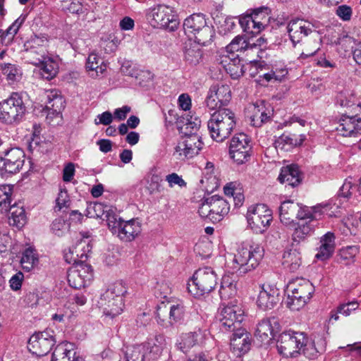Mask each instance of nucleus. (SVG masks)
Instances as JSON below:
<instances>
[{
	"instance_id": "1",
	"label": "nucleus",
	"mask_w": 361,
	"mask_h": 361,
	"mask_svg": "<svg viewBox=\"0 0 361 361\" xmlns=\"http://www.w3.org/2000/svg\"><path fill=\"white\" fill-rule=\"evenodd\" d=\"M341 200L338 197H334L327 202L317 204L314 207H318L315 211L318 212L314 218L298 219L295 222L293 240L295 242H301L312 235L315 229L314 221L320 219L324 214L329 216H336L338 209L341 207Z\"/></svg>"
},
{
	"instance_id": "2",
	"label": "nucleus",
	"mask_w": 361,
	"mask_h": 361,
	"mask_svg": "<svg viewBox=\"0 0 361 361\" xmlns=\"http://www.w3.org/2000/svg\"><path fill=\"white\" fill-rule=\"evenodd\" d=\"M264 256V249L259 245L253 243H243L236 252L230 257L228 265L233 271L245 274L255 269Z\"/></svg>"
},
{
	"instance_id": "3",
	"label": "nucleus",
	"mask_w": 361,
	"mask_h": 361,
	"mask_svg": "<svg viewBox=\"0 0 361 361\" xmlns=\"http://www.w3.org/2000/svg\"><path fill=\"white\" fill-rule=\"evenodd\" d=\"M235 124L234 113L228 109H223L212 114L207 128L214 140L223 142L231 134Z\"/></svg>"
},
{
	"instance_id": "4",
	"label": "nucleus",
	"mask_w": 361,
	"mask_h": 361,
	"mask_svg": "<svg viewBox=\"0 0 361 361\" xmlns=\"http://www.w3.org/2000/svg\"><path fill=\"white\" fill-rule=\"evenodd\" d=\"M126 288L121 282H117L109 286L101 294L98 300V306L104 314L114 318L123 312V295Z\"/></svg>"
},
{
	"instance_id": "5",
	"label": "nucleus",
	"mask_w": 361,
	"mask_h": 361,
	"mask_svg": "<svg viewBox=\"0 0 361 361\" xmlns=\"http://www.w3.org/2000/svg\"><path fill=\"white\" fill-rule=\"evenodd\" d=\"M108 228L111 233L124 243L135 240L142 232V224L135 219L123 220L118 214L110 213Z\"/></svg>"
},
{
	"instance_id": "6",
	"label": "nucleus",
	"mask_w": 361,
	"mask_h": 361,
	"mask_svg": "<svg viewBox=\"0 0 361 361\" xmlns=\"http://www.w3.org/2000/svg\"><path fill=\"white\" fill-rule=\"evenodd\" d=\"M217 274L212 268H200L188 282V290L194 297H200L212 291L217 285Z\"/></svg>"
},
{
	"instance_id": "7",
	"label": "nucleus",
	"mask_w": 361,
	"mask_h": 361,
	"mask_svg": "<svg viewBox=\"0 0 361 361\" xmlns=\"http://www.w3.org/2000/svg\"><path fill=\"white\" fill-rule=\"evenodd\" d=\"M314 287L310 281L298 279L290 282L287 286V306L293 311L302 308L310 300Z\"/></svg>"
},
{
	"instance_id": "8",
	"label": "nucleus",
	"mask_w": 361,
	"mask_h": 361,
	"mask_svg": "<svg viewBox=\"0 0 361 361\" xmlns=\"http://www.w3.org/2000/svg\"><path fill=\"white\" fill-rule=\"evenodd\" d=\"M26 111L22 94L13 92L0 102V121L8 125L18 124L23 121Z\"/></svg>"
},
{
	"instance_id": "9",
	"label": "nucleus",
	"mask_w": 361,
	"mask_h": 361,
	"mask_svg": "<svg viewBox=\"0 0 361 361\" xmlns=\"http://www.w3.org/2000/svg\"><path fill=\"white\" fill-rule=\"evenodd\" d=\"M183 28L189 37H195L198 44L206 45L212 41L214 32L207 23L205 16L202 13H193L185 19Z\"/></svg>"
},
{
	"instance_id": "10",
	"label": "nucleus",
	"mask_w": 361,
	"mask_h": 361,
	"mask_svg": "<svg viewBox=\"0 0 361 361\" xmlns=\"http://www.w3.org/2000/svg\"><path fill=\"white\" fill-rule=\"evenodd\" d=\"M245 311L240 302L231 301L220 309L218 319L221 329L224 331H235L240 329L244 319Z\"/></svg>"
},
{
	"instance_id": "11",
	"label": "nucleus",
	"mask_w": 361,
	"mask_h": 361,
	"mask_svg": "<svg viewBox=\"0 0 361 361\" xmlns=\"http://www.w3.org/2000/svg\"><path fill=\"white\" fill-rule=\"evenodd\" d=\"M318 207H307L301 205L293 200L284 201L279 207V216L281 222L290 226L295 224V219L314 218L318 212L315 211Z\"/></svg>"
},
{
	"instance_id": "12",
	"label": "nucleus",
	"mask_w": 361,
	"mask_h": 361,
	"mask_svg": "<svg viewBox=\"0 0 361 361\" xmlns=\"http://www.w3.org/2000/svg\"><path fill=\"white\" fill-rule=\"evenodd\" d=\"M146 18L150 25L154 27H163L174 30L178 23L174 9L164 4H159L146 11Z\"/></svg>"
},
{
	"instance_id": "13",
	"label": "nucleus",
	"mask_w": 361,
	"mask_h": 361,
	"mask_svg": "<svg viewBox=\"0 0 361 361\" xmlns=\"http://www.w3.org/2000/svg\"><path fill=\"white\" fill-rule=\"evenodd\" d=\"M246 218L248 226L254 232L262 233L270 226L272 213L265 204L252 205L247 209Z\"/></svg>"
},
{
	"instance_id": "14",
	"label": "nucleus",
	"mask_w": 361,
	"mask_h": 361,
	"mask_svg": "<svg viewBox=\"0 0 361 361\" xmlns=\"http://www.w3.org/2000/svg\"><path fill=\"white\" fill-rule=\"evenodd\" d=\"M306 336L300 332H283L277 341L279 353L284 357H294L301 353Z\"/></svg>"
},
{
	"instance_id": "15",
	"label": "nucleus",
	"mask_w": 361,
	"mask_h": 361,
	"mask_svg": "<svg viewBox=\"0 0 361 361\" xmlns=\"http://www.w3.org/2000/svg\"><path fill=\"white\" fill-rule=\"evenodd\" d=\"M203 142L198 135L184 136L177 143L173 155L179 160L191 159L202 149Z\"/></svg>"
},
{
	"instance_id": "16",
	"label": "nucleus",
	"mask_w": 361,
	"mask_h": 361,
	"mask_svg": "<svg viewBox=\"0 0 361 361\" xmlns=\"http://www.w3.org/2000/svg\"><path fill=\"white\" fill-rule=\"evenodd\" d=\"M250 141L245 133L235 135L230 142L229 156L237 164L248 161L251 149Z\"/></svg>"
},
{
	"instance_id": "17",
	"label": "nucleus",
	"mask_w": 361,
	"mask_h": 361,
	"mask_svg": "<svg viewBox=\"0 0 361 361\" xmlns=\"http://www.w3.org/2000/svg\"><path fill=\"white\" fill-rule=\"evenodd\" d=\"M231 99V92L229 85L225 84H216L212 85L207 94L205 104L210 110L223 109V106L227 105Z\"/></svg>"
},
{
	"instance_id": "18",
	"label": "nucleus",
	"mask_w": 361,
	"mask_h": 361,
	"mask_svg": "<svg viewBox=\"0 0 361 361\" xmlns=\"http://www.w3.org/2000/svg\"><path fill=\"white\" fill-rule=\"evenodd\" d=\"M55 343L53 335L48 331L35 333L28 341L27 348L37 356L46 355Z\"/></svg>"
},
{
	"instance_id": "19",
	"label": "nucleus",
	"mask_w": 361,
	"mask_h": 361,
	"mask_svg": "<svg viewBox=\"0 0 361 361\" xmlns=\"http://www.w3.org/2000/svg\"><path fill=\"white\" fill-rule=\"evenodd\" d=\"M25 153L20 148H11L4 152L0 160V169L6 173H18L23 166Z\"/></svg>"
},
{
	"instance_id": "20",
	"label": "nucleus",
	"mask_w": 361,
	"mask_h": 361,
	"mask_svg": "<svg viewBox=\"0 0 361 361\" xmlns=\"http://www.w3.org/2000/svg\"><path fill=\"white\" fill-rule=\"evenodd\" d=\"M314 25L307 20L296 18L291 20L287 26L289 37L295 46L300 42L302 39L313 32H315Z\"/></svg>"
},
{
	"instance_id": "21",
	"label": "nucleus",
	"mask_w": 361,
	"mask_h": 361,
	"mask_svg": "<svg viewBox=\"0 0 361 361\" xmlns=\"http://www.w3.org/2000/svg\"><path fill=\"white\" fill-rule=\"evenodd\" d=\"M92 278L91 267L80 264L69 269L67 274L69 285L76 289L85 287Z\"/></svg>"
},
{
	"instance_id": "22",
	"label": "nucleus",
	"mask_w": 361,
	"mask_h": 361,
	"mask_svg": "<svg viewBox=\"0 0 361 361\" xmlns=\"http://www.w3.org/2000/svg\"><path fill=\"white\" fill-rule=\"evenodd\" d=\"M279 320L276 317L262 319L257 324L255 337L264 344L269 343L279 331Z\"/></svg>"
},
{
	"instance_id": "23",
	"label": "nucleus",
	"mask_w": 361,
	"mask_h": 361,
	"mask_svg": "<svg viewBox=\"0 0 361 361\" xmlns=\"http://www.w3.org/2000/svg\"><path fill=\"white\" fill-rule=\"evenodd\" d=\"M279 290L273 285L263 284L259 293L257 304L263 310H271L278 303L279 298Z\"/></svg>"
},
{
	"instance_id": "24",
	"label": "nucleus",
	"mask_w": 361,
	"mask_h": 361,
	"mask_svg": "<svg viewBox=\"0 0 361 361\" xmlns=\"http://www.w3.org/2000/svg\"><path fill=\"white\" fill-rule=\"evenodd\" d=\"M336 129L342 136L357 137L361 135V118L343 115Z\"/></svg>"
},
{
	"instance_id": "25",
	"label": "nucleus",
	"mask_w": 361,
	"mask_h": 361,
	"mask_svg": "<svg viewBox=\"0 0 361 361\" xmlns=\"http://www.w3.org/2000/svg\"><path fill=\"white\" fill-rule=\"evenodd\" d=\"M207 336L206 331L201 329L194 332L182 334L177 340L176 346L182 352L186 353L195 345H202Z\"/></svg>"
},
{
	"instance_id": "26",
	"label": "nucleus",
	"mask_w": 361,
	"mask_h": 361,
	"mask_svg": "<svg viewBox=\"0 0 361 361\" xmlns=\"http://www.w3.org/2000/svg\"><path fill=\"white\" fill-rule=\"evenodd\" d=\"M142 345L145 346L146 360H154L160 357L164 349L166 347V338L162 334H157L149 338Z\"/></svg>"
},
{
	"instance_id": "27",
	"label": "nucleus",
	"mask_w": 361,
	"mask_h": 361,
	"mask_svg": "<svg viewBox=\"0 0 361 361\" xmlns=\"http://www.w3.org/2000/svg\"><path fill=\"white\" fill-rule=\"evenodd\" d=\"M248 113L250 124L255 127H260L270 120V111L264 101H257L251 104L248 107Z\"/></svg>"
},
{
	"instance_id": "28",
	"label": "nucleus",
	"mask_w": 361,
	"mask_h": 361,
	"mask_svg": "<svg viewBox=\"0 0 361 361\" xmlns=\"http://www.w3.org/2000/svg\"><path fill=\"white\" fill-rule=\"evenodd\" d=\"M251 342L249 334L244 329L235 331L231 338V348L237 356L247 353L250 349Z\"/></svg>"
},
{
	"instance_id": "29",
	"label": "nucleus",
	"mask_w": 361,
	"mask_h": 361,
	"mask_svg": "<svg viewBox=\"0 0 361 361\" xmlns=\"http://www.w3.org/2000/svg\"><path fill=\"white\" fill-rule=\"evenodd\" d=\"M336 103L341 106L351 109L355 114L361 111V102L353 90L344 89L340 91L336 96Z\"/></svg>"
},
{
	"instance_id": "30",
	"label": "nucleus",
	"mask_w": 361,
	"mask_h": 361,
	"mask_svg": "<svg viewBox=\"0 0 361 361\" xmlns=\"http://www.w3.org/2000/svg\"><path fill=\"white\" fill-rule=\"evenodd\" d=\"M320 245L317 248V252L315 255V258L324 261L330 258L335 250V235L331 232H327L322 235L319 240Z\"/></svg>"
},
{
	"instance_id": "31",
	"label": "nucleus",
	"mask_w": 361,
	"mask_h": 361,
	"mask_svg": "<svg viewBox=\"0 0 361 361\" xmlns=\"http://www.w3.org/2000/svg\"><path fill=\"white\" fill-rule=\"evenodd\" d=\"M326 341L320 336H315L313 340H309L306 337L301 352L309 359H315L325 351Z\"/></svg>"
},
{
	"instance_id": "32",
	"label": "nucleus",
	"mask_w": 361,
	"mask_h": 361,
	"mask_svg": "<svg viewBox=\"0 0 361 361\" xmlns=\"http://www.w3.org/2000/svg\"><path fill=\"white\" fill-rule=\"evenodd\" d=\"M212 209V221L219 222L229 212L228 202L222 197L214 195L209 197Z\"/></svg>"
},
{
	"instance_id": "33",
	"label": "nucleus",
	"mask_w": 361,
	"mask_h": 361,
	"mask_svg": "<svg viewBox=\"0 0 361 361\" xmlns=\"http://www.w3.org/2000/svg\"><path fill=\"white\" fill-rule=\"evenodd\" d=\"M278 180L281 183H286L292 187L297 186L301 181L298 166L290 165L283 167L281 169Z\"/></svg>"
},
{
	"instance_id": "34",
	"label": "nucleus",
	"mask_w": 361,
	"mask_h": 361,
	"mask_svg": "<svg viewBox=\"0 0 361 361\" xmlns=\"http://www.w3.org/2000/svg\"><path fill=\"white\" fill-rule=\"evenodd\" d=\"M86 212L87 217L102 219L106 221L107 225L110 213L117 214L115 209L100 202L89 204L86 209Z\"/></svg>"
},
{
	"instance_id": "35",
	"label": "nucleus",
	"mask_w": 361,
	"mask_h": 361,
	"mask_svg": "<svg viewBox=\"0 0 361 361\" xmlns=\"http://www.w3.org/2000/svg\"><path fill=\"white\" fill-rule=\"evenodd\" d=\"M75 354L76 351L73 343L63 342L54 348L51 361H70Z\"/></svg>"
},
{
	"instance_id": "36",
	"label": "nucleus",
	"mask_w": 361,
	"mask_h": 361,
	"mask_svg": "<svg viewBox=\"0 0 361 361\" xmlns=\"http://www.w3.org/2000/svg\"><path fill=\"white\" fill-rule=\"evenodd\" d=\"M360 247L357 245H349L341 247L336 255L338 262L345 266L355 263L356 257L360 253Z\"/></svg>"
},
{
	"instance_id": "37",
	"label": "nucleus",
	"mask_w": 361,
	"mask_h": 361,
	"mask_svg": "<svg viewBox=\"0 0 361 361\" xmlns=\"http://www.w3.org/2000/svg\"><path fill=\"white\" fill-rule=\"evenodd\" d=\"M283 265L290 271L294 272L301 264L300 252L297 249L286 250L283 255Z\"/></svg>"
},
{
	"instance_id": "38",
	"label": "nucleus",
	"mask_w": 361,
	"mask_h": 361,
	"mask_svg": "<svg viewBox=\"0 0 361 361\" xmlns=\"http://www.w3.org/2000/svg\"><path fill=\"white\" fill-rule=\"evenodd\" d=\"M0 67L1 73L6 78L8 84L13 85L21 80L23 72L18 66L9 63H4L1 64Z\"/></svg>"
},
{
	"instance_id": "39",
	"label": "nucleus",
	"mask_w": 361,
	"mask_h": 361,
	"mask_svg": "<svg viewBox=\"0 0 361 361\" xmlns=\"http://www.w3.org/2000/svg\"><path fill=\"white\" fill-rule=\"evenodd\" d=\"M47 102L46 108L53 113L59 114L65 106V100L56 90L47 91Z\"/></svg>"
},
{
	"instance_id": "40",
	"label": "nucleus",
	"mask_w": 361,
	"mask_h": 361,
	"mask_svg": "<svg viewBox=\"0 0 361 361\" xmlns=\"http://www.w3.org/2000/svg\"><path fill=\"white\" fill-rule=\"evenodd\" d=\"M288 74L286 66L280 63L274 65L269 72L264 73L260 78L267 82H282L286 79Z\"/></svg>"
},
{
	"instance_id": "41",
	"label": "nucleus",
	"mask_w": 361,
	"mask_h": 361,
	"mask_svg": "<svg viewBox=\"0 0 361 361\" xmlns=\"http://www.w3.org/2000/svg\"><path fill=\"white\" fill-rule=\"evenodd\" d=\"M8 211H11V216L8 218L9 224L17 228H23L26 223V215L23 207L14 204L11 206Z\"/></svg>"
},
{
	"instance_id": "42",
	"label": "nucleus",
	"mask_w": 361,
	"mask_h": 361,
	"mask_svg": "<svg viewBox=\"0 0 361 361\" xmlns=\"http://www.w3.org/2000/svg\"><path fill=\"white\" fill-rule=\"evenodd\" d=\"M222 59L221 63L232 78L238 79L243 75V66L239 59H231L228 56H223Z\"/></svg>"
},
{
	"instance_id": "43",
	"label": "nucleus",
	"mask_w": 361,
	"mask_h": 361,
	"mask_svg": "<svg viewBox=\"0 0 361 361\" xmlns=\"http://www.w3.org/2000/svg\"><path fill=\"white\" fill-rule=\"evenodd\" d=\"M86 68L88 71L94 72L96 76H99L106 71V64L97 54L91 53L87 59Z\"/></svg>"
},
{
	"instance_id": "44",
	"label": "nucleus",
	"mask_w": 361,
	"mask_h": 361,
	"mask_svg": "<svg viewBox=\"0 0 361 361\" xmlns=\"http://www.w3.org/2000/svg\"><path fill=\"white\" fill-rule=\"evenodd\" d=\"M20 263L23 269L27 271L36 267L39 263L36 250L31 247L26 248L22 254Z\"/></svg>"
},
{
	"instance_id": "45",
	"label": "nucleus",
	"mask_w": 361,
	"mask_h": 361,
	"mask_svg": "<svg viewBox=\"0 0 361 361\" xmlns=\"http://www.w3.org/2000/svg\"><path fill=\"white\" fill-rule=\"evenodd\" d=\"M123 354L126 361H144L146 359L145 346L142 344L125 347Z\"/></svg>"
},
{
	"instance_id": "46",
	"label": "nucleus",
	"mask_w": 361,
	"mask_h": 361,
	"mask_svg": "<svg viewBox=\"0 0 361 361\" xmlns=\"http://www.w3.org/2000/svg\"><path fill=\"white\" fill-rule=\"evenodd\" d=\"M185 317V308L182 302L171 304L169 306V323L171 325L180 324Z\"/></svg>"
},
{
	"instance_id": "47",
	"label": "nucleus",
	"mask_w": 361,
	"mask_h": 361,
	"mask_svg": "<svg viewBox=\"0 0 361 361\" xmlns=\"http://www.w3.org/2000/svg\"><path fill=\"white\" fill-rule=\"evenodd\" d=\"M38 66L41 67V74L43 78L50 80L56 76L58 72V64L50 57L46 56L42 63Z\"/></svg>"
},
{
	"instance_id": "48",
	"label": "nucleus",
	"mask_w": 361,
	"mask_h": 361,
	"mask_svg": "<svg viewBox=\"0 0 361 361\" xmlns=\"http://www.w3.org/2000/svg\"><path fill=\"white\" fill-rule=\"evenodd\" d=\"M13 185H0V209L2 212H8L11 206Z\"/></svg>"
},
{
	"instance_id": "49",
	"label": "nucleus",
	"mask_w": 361,
	"mask_h": 361,
	"mask_svg": "<svg viewBox=\"0 0 361 361\" xmlns=\"http://www.w3.org/2000/svg\"><path fill=\"white\" fill-rule=\"evenodd\" d=\"M202 56V50L196 44L186 45L184 51L185 60L191 65H197Z\"/></svg>"
},
{
	"instance_id": "50",
	"label": "nucleus",
	"mask_w": 361,
	"mask_h": 361,
	"mask_svg": "<svg viewBox=\"0 0 361 361\" xmlns=\"http://www.w3.org/2000/svg\"><path fill=\"white\" fill-rule=\"evenodd\" d=\"M92 247L87 238L80 240L75 246L69 248V252L72 255H75L76 258L73 259L74 262L78 258L87 257V254L91 250Z\"/></svg>"
},
{
	"instance_id": "51",
	"label": "nucleus",
	"mask_w": 361,
	"mask_h": 361,
	"mask_svg": "<svg viewBox=\"0 0 361 361\" xmlns=\"http://www.w3.org/2000/svg\"><path fill=\"white\" fill-rule=\"evenodd\" d=\"M248 49H250V42H247L241 36L235 37L226 47V51L229 53L247 51Z\"/></svg>"
},
{
	"instance_id": "52",
	"label": "nucleus",
	"mask_w": 361,
	"mask_h": 361,
	"mask_svg": "<svg viewBox=\"0 0 361 361\" xmlns=\"http://www.w3.org/2000/svg\"><path fill=\"white\" fill-rule=\"evenodd\" d=\"M47 39L44 37L35 36L31 37L24 44L25 54H28L29 57L32 56V53L34 51H35V49H39V47H45L47 48Z\"/></svg>"
},
{
	"instance_id": "53",
	"label": "nucleus",
	"mask_w": 361,
	"mask_h": 361,
	"mask_svg": "<svg viewBox=\"0 0 361 361\" xmlns=\"http://www.w3.org/2000/svg\"><path fill=\"white\" fill-rule=\"evenodd\" d=\"M25 20V16H20L7 28L6 30L4 31L3 30H0V37L4 39L8 37V41H11Z\"/></svg>"
},
{
	"instance_id": "54",
	"label": "nucleus",
	"mask_w": 361,
	"mask_h": 361,
	"mask_svg": "<svg viewBox=\"0 0 361 361\" xmlns=\"http://www.w3.org/2000/svg\"><path fill=\"white\" fill-rule=\"evenodd\" d=\"M201 125V121L195 118L192 120V117L190 116V118H186V121L183 126H180V129L183 133L185 134V136H188L189 135H197V132L198 131Z\"/></svg>"
},
{
	"instance_id": "55",
	"label": "nucleus",
	"mask_w": 361,
	"mask_h": 361,
	"mask_svg": "<svg viewBox=\"0 0 361 361\" xmlns=\"http://www.w3.org/2000/svg\"><path fill=\"white\" fill-rule=\"evenodd\" d=\"M70 228V224L62 218L56 219L51 224V231L58 236H62L67 233Z\"/></svg>"
},
{
	"instance_id": "56",
	"label": "nucleus",
	"mask_w": 361,
	"mask_h": 361,
	"mask_svg": "<svg viewBox=\"0 0 361 361\" xmlns=\"http://www.w3.org/2000/svg\"><path fill=\"white\" fill-rule=\"evenodd\" d=\"M47 56V48L45 47H39V49H35V51L32 53V56L25 54V57L27 59L29 63L35 66H39L42 63V60Z\"/></svg>"
},
{
	"instance_id": "57",
	"label": "nucleus",
	"mask_w": 361,
	"mask_h": 361,
	"mask_svg": "<svg viewBox=\"0 0 361 361\" xmlns=\"http://www.w3.org/2000/svg\"><path fill=\"white\" fill-rule=\"evenodd\" d=\"M239 23L244 32L255 35V23H256L253 19V13L241 17L239 20Z\"/></svg>"
},
{
	"instance_id": "58",
	"label": "nucleus",
	"mask_w": 361,
	"mask_h": 361,
	"mask_svg": "<svg viewBox=\"0 0 361 361\" xmlns=\"http://www.w3.org/2000/svg\"><path fill=\"white\" fill-rule=\"evenodd\" d=\"M165 180L168 183L169 187L172 188L176 185L179 188H185L187 183L183 180L181 176L176 173H171L166 176Z\"/></svg>"
},
{
	"instance_id": "59",
	"label": "nucleus",
	"mask_w": 361,
	"mask_h": 361,
	"mask_svg": "<svg viewBox=\"0 0 361 361\" xmlns=\"http://www.w3.org/2000/svg\"><path fill=\"white\" fill-rule=\"evenodd\" d=\"M62 8L63 10L71 13H78L82 11L81 0H66L63 1Z\"/></svg>"
},
{
	"instance_id": "60",
	"label": "nucleus",
	"mask_w": 361,
	"mask_h": 361,
	"mask_svg": "<svg viewBox=\"0 0 361 361\" xmlns=\"http://www.w3.org/2000/svg\"><path fill=\"white\" fill-rule=\"evenodd\" d=\"M56 207L59 210L66 209L70 206V198L66 190H61L56 200Z\"/></svg>"
},
{
	"instance_id": "61",
	"label": "nucleus",
	"mask_w": 361,
	"mask_h": 361,
	"mask_svg": "<svg viewBox=\"0 0 361 361\" xmlns=\"http://www.w3.org/2000/svg\"><path fill=\"white\" fill-rule=\"evenodd\" d=\"M252 13L253 19L256 23H255V32L258 34L264 28L266 16L260 11H255Z\"/></svg>"
},
{
	"instance_id": "62",
	"label": "nucleus",
	"mask_w": 361,
	"mask_h": 361,
	"mask_svg": "<svg viewBox=\"0 0 361 361\" xmlns=\"http://www.w3.org/2000/svg\"><path fill=\"white\" fill-rule=\"evenodd\" d=\"M358 308V303L355 301L341 304L338 307L340 314L347 317Z\"/></svg>"
},
{
	"instance_id": "63",
	"label": "nucleus",
	"mask_w": 361,
	"mask_h": 361,
	"mask_svg": "<svg viewBox=\"0 0 361 361\" xmlns=\"http://www.w3.org/2000/svg\"><path fill=\"white\" fill-rule=\"evenodd\" d=\"M357 186L353 185L351 181L345 180L339 190V196L344 198H349L351 197L353 192Z\"/></svg>"
},
{
	"instance_id": "64",
	"label": "nucleus",
	"mask_w": 361,
	"mask_h": 361,
	"mask_svg": "<svg viewBox=\"0 0 361 361\" xmlns=\"http://www.w3.org/2000/svg\"><path fill=\"white\" fill-rule=\"evenodd\" d=\"M198 213L202 218L209 219L212 221V209L209 197L201 204Z\"/></svg>"
}]
</instances>
